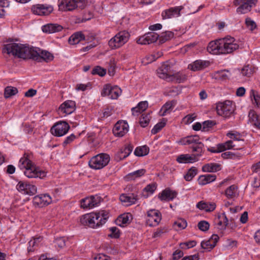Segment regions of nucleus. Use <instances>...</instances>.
I'll return each instance as SVG.
<instances>
[{
    "label": "nucleus",
    "instance_id": "obj_23",
    "mask_svg": "<svg viewBox=\"0 0 260 260\" xmlns=\"http://www.w3.org/2000/svg\"><path fill=\"white\" fill-rule=\"evenodd\" d=\"M120 200L121 202L125 203V206H130L135 204L138 200V196L135 193L122 194L120 196Z\"/></svg>",
    "mask_w": 260,
    "mask_h": 260
},
{
    "label": "nucleus",
    "instance_id": "obj_18",
    "mask_svg": "<svg viewBox=\"0 0 260 260\" xmlns=\"http://www.w3.org/2000/svg\"><path fill=\"white\" fill-rule=\"evenodd\" d=\"M76 0H58L59 10L62 11H72L75 9Z\"/></svg>",
    "mask_w": 260,
    "mask_h": 260
},
{
    "label": "nucleus",
    "instance_id": "obj_48",
    "mask_svg": "<svg viewBox=\"0 0 260 260\" xmlns=\"http://www.w3.org/2000/svg\"><path fill=\"white\" fill-rule=\"evenodd\" d=\"M151 117L150 114H143L140 118L139 123L143 127L147 126L150 120Z\"/></svg>",
    "mask_w": 260,
    "mask_h": 260
},
{
    "label": "nucleus",
    "instance_id": "obj_32",
    "mask_svg": "<svg viewBox=\"0 0 260 260\" xmlns=\"http://www.w3.org/2000/svg\"><path fill=\"white\" fill-rule=\"evenodd\" d=\"M133 150V146L131 144H128L125 145L123 149H121L120 151L118 153L117 156L119 157V159H122L128 156Z\"/></svg>",
    "mask_w": 260,
    "mask_h": 260
},
{
    "label": "nucleus",
    "instance_id": "obj_25",
    "mask_svg": "<svg viewBox=\"0 0 260 260\" xmlns=\"http://www.w3.org/2000/svg\"><path fill=\"white\" fill-rule=\"evenodd\" d=\"M198 160L199 158L194 155L189 154H180L176 158V161L179 164L193 163Z\"/></svg>",
    "mask_w": 260,
    "mask_h": 260
},
{
    "label": "nucleus",
    "instance_id": "obj_31",
    "mask_svg": "<svg viewBox=\"0 0 260 260\" xmlns=\"http://www.w3.org/2000/svg\"><path fill=\"white\" fill-rule=\"evenodd\" d=\"M225 195L229 199H234L237 197L238 195L237 186L232 185L228 187L225 190Z\"/></svg>",
    "mask_w": 260,
    "mask_h": 260
},
{
    "label": "nucleus",
    "instance_id": "obj_21",
    "mask_svg": "<svg viewBox=\"0 0 260 260\" xmlns=\"http://www.w3.org/2000/svg\"><path fill=\"white\" fill-rule=\"evenodd\" d=\"M210 61L207 60H197L189 64L188 68L192 71L202 70L209 66Z\"/></svg>",
    "mask_w": 260,
    "mask_h": 260
},
{
    "label": "nucleus",
    "instance_id": "obj_7",
    "mask_svg": "<svg viewBox=\"0 0 260 260\" xmlns=\"http://www.w3.org/2000/svg\"><path fill=\"white\" fill-rule=\"evenodd\" d=\"M257 0H235L234 4L239 7L237 8V12L239 14H244L249 12L252 8L255 6Z\"/></svg>",
    "mask_w": 260,
    "mask_h": 260
},
{
    "label": "nucleus",
    "instance_id": "obj_64",
    "mask_svg": "<svg viewBox=\"0 0 260 260\" xmlns=\"http://www.w3.org/2000/svg\"><path fill=\"white\" fill-rule=\"evenodd\" d=\"M196 118V116L194 114H188L186 115L183 118V121L185 124H189L193 122Z\"/></svg>",
    "mask_w": 260,
    "mask_h": 260
},
{
    "label": "nucleus",
    "instance_id": "obj_1",
    "mask_svg": "<svg viewBox=\"0 0 260 260\" xmlns=\"http://www.w3.org/2000/svg\"><path fill=\"white\" fill-rule=\"evenodd\" d=\"M3 53L17 57L23 59H32L39 62L45 61L49 62L53 59V55L47 51H42L41 54L25 45L20 43H10L5 44L3 46Z\"/></svg>",
    "mask_w": 260,
    "mask_h": 260
},
{
    "label": "nucleus",
    "instance_id": "obj_46",
    "mask_svg": "<svg viewBox=\"0 0 260 260\" xmlns=\"http://www.w3.org/2000/svg\"><path fill=\"white\" fill-rule=\"evenodd\" d=\"M17 93L18 89L17 88L12 86H7L5 88L4 90V96L5 98L8 99L16 94Z\"/></svg>",
    "mask_w": 260,
    "mask_h": 260
},
{
    "label": "nucleus",
    "instance_id": "obj_3",
    "mask_svg": "<svg viewBox=\"0 0 260 260\" xmlns=\"http://www.w3.org/2000/svg\"><path fill=\"white\" fill-rule=\"evenodd\" d=\"M19 167L21 169H25L24 174L27 178H41L45 176V173L36 168L31 160L28 158L27 156H25V154L20 158Z\"/></svg>",
    "mask_w": 260,
    "mask_h": 260
},
{
    "label": "nucleus",
    "instance_id": "obj_13",
    "mask_svg": "<svg viewBox=\"0 0 260 260\" xmlns=\"http://www.w3.org/2000/svg\"><path fill=\"white\" fill-rule=\"evenodd\" d=\"M31 10L35 14L46 16L49 15L53 11V8L50 5L37 4L32 7Z\"/></svg>",
    "mask_w": 260,
    "mask_h": 260
},
{
    "label": "nucleus",
    "instance_id": "obj_12",
    "mask_svg": "<svg viewBox=\"0 0 260 260\" xmlns=\"http://www.w3.org/2000/svg\"><path fill=\"white\" fill-rule=\"evenodd\" d=\"M70 126L66 122L62 121L57 123L51 128V133L57 137L62 136L67 133Z\"/></svg>",
    "mask_w": 260,
    "mask_h": 260
},
{
    "label": "nucleus",
    "instance_id": "obj_28",
    "mask_svg": "<svg viewBox=\"0 0 260 260\" xmlns=\"http://www.w3.org/2000/svg\"><path fill=\"white\" fill-rule=\"evenodd\" d=\"M197 207L206 212H211L215 210L216 204L214 203H207L202 201L197 204Z\"/></svg>",
    "mask_w": 260,
    "mask_h": 260
},
{
    "label": "nucleus",
    "instance_id": "obj_61",
    "mask_svg": "<svg viewBox=\"0 0 260 260\" xmlns=\"http://www.w3.org/2000/svg\"><path fill=\"white\" fill-rule=\"evenodd\" d=\"M37 188L35 185L28 183L25 194L28 195H34L37 193Z\"/></svg>",
    "mask_w": 260,
    "mask_h": 260
},
{
    "label": "nucleus",
    "instance_id": "obj_10",
    "mask_svg": "<svg viewBox=\"0 0 260 260\" xmlns=\"http://www.w3.org/2000/svg\"><path fill=\"white\" fill-rule=\"evenodd\" d=\"M121 93V90L117 86L106 84L104 86L101 94L103 96H108L111 99H117Z\"/></svg>",
    "mask_w": 260,
    "mask_h": 260
},
{
    "label": "nucleus",
    "instance_id": "obj_5",
    "mask_svg": "<svg viewBox=\"0 0 260 260\" xmlns=\"http://www.w3.org/2000/svg\"><path fill=\"white\" fill-rule=\"evenodd\" d=\"M130 37L129 33L125 30L117 33L109 41V45L112 49L118 48L125 44Z\"/></svg>",
    "mask_w": 260,
    "mask_h": 260
},
{
    "label": "nucleus",
    "instance_id": "obj_58",
    "mask_svg": "<svg viewBox=\"0 0 260 260\" xmlns=\"http://www.w3.org/2000/svg\"><path fill=\"white\" fill-rule=\"evenodd\" d=\"M198 226L201 231L205 232L209 229L210 224L207 221L202 220L198 223Z\"/></svg>",
    "mask_w": 260,
    "mask_h": 260
},
{
    "label": "nucleus",
    "instance_id": "obj_36",
    "mask_svg": "<svg viewBox=\"0 0 260 260\" xmlns=\"http://www.w3.org/2000/svg\"><path fill=\"white\" fill-rule=\"evenodd\" d=\"M187 79L185 74L180 72L172 74L171 78H170L169 81H175L177 83H182L185 81Z\"/></svg>",
    "mask_w": 260,
    "mask_h": 260
},
{
    "label": "nucleus",
    "instance_id": "obj_52",
    "mask_svg": "<svg viewBox=\"0 0 260 260\" xmlns=\"http://www.w3.org/2000/svg\"><path fill=\"white\" fill-rule=\"evenodd\" d=\"M97 213V212H96ZM98 213H100V217L99 218V222L100 226L104 224L107 219L109 217L108 214L109 213L106 211H102L101 212H98Z\"/></svg>",
    "mask_w": 260,
    "mask_h": 260
},
{
    "label": "nucleus",
    "instance_id": "obj_59",
    "mask_svg": "<svg viewBox=\"0 0 260 260\" xmlns=\"http://www.w3.org/2000/svg\"><path fill=\"white\" fill-rule=\"evenodd\" d=\"M197 242L195 241H190L184 243H181L180 246L181 249H188L192 248L196 245Z\"/></svg>",
    "mask_w": 260,
    "mask_h": 260
},
{
    "label": "nucleus",
    "instance_id": "obj_4",
    "mask_svg": "<svg viewBox=\"0 0 260 260\" xmlns=\"http://www.w3.org/2000/svg\"><path fill=\"white\" fill-rule=\"evenodd\" d=\"M110 160L109 155L101 153L92 157L88 162L89 166L95 170L101 169L106 166Z\"/></svg>",
    "mask_w": 260,
    "mask_h": 260
},
{
    "label": "nucleus",
    "instance_id": "obj_35",
    "mask_svg": "<svg viewBox=\"0 0 260 260\" xmlns=\"http://www.w3.org/2000/svg\"><path fill=\"white\" fill-rule=\"evenodd\" d=\"M220 170V165L217 164H207L202 167V171L205 172H214Z\"/></svg>",
    "mask_w": 260,
    "mask_h": 260
},
{
    "label": "nucleus",
    "instance_id": "obj_53",
    "mask_svg": "<svg viewBox=\"0 0 260 260\" xmlns=\"http://www.w3.org/2000/svg\"><path fill=\"white\" fill-rule=\"evenodd\" d=\"M216 75V78L224 80H226L229 78V77L230 75V74L228 71L222 70L217 72Z\"/></svg>",
    "mask_w": 260,
    "mask_h": 260
},
{
    "label": "nucleus",
    "instance_id": "obj_11",
    "mask_svg": "<svg viewBox=\"0 0 260 260\" xmlns=\"http://www.w3.org/2000/svg\"><path fill=\"white\" fill-rule=\"evenodd\" d=\"M172 66L168 61L164 62L157 70V74L160 78L169 81L173 74Z\"/></svg>",
    "mask_w": 260,
    "mask_h": 260
},
{
    "label": "nucleus",
    "instance_id": "obj_6",
    "mask_svg": "<svg viewBox=\"0 0 260 260\" xmlns=\"http://www.w3.org/2000/svg\"><path fill=\"white\" fill-rule=\"evenodd\" d=\"M218 115L224 118L230 117L235 111V106L230 101H225L223 103H219L216 106Z\"/></svg>",
    "mask_w": 260,
    "mask_h": 260
},
{
    "label": "nucleus",
    "instance_id": "obj_51",
    "mask_svg": "<svg viewBox=\"0 0 260 260\" xmlns=\"http://www.w3.org/2000/svg\"><path fill=\"white\" fill-rule=\"evenodd\" d=\"M254 72L253 69L249 65L244 66L241 70V74L243 76L250 77Z\"/></svg>",
    "mask_w": 260,
    "mask_h": 260
},
{
    "label": "nucleus",
    "instance_id": "obj_19",
    "mask_svg": "<svg viewBox=\"0 0 260 260\" xmlns=\"http://www.w3.org/2000/svg\"><path fill=\"white\" fill-rule=\"evenodd\" d=\"M35 204L43 207L47 206L52 202L51 197L48 194L36 196L33 199Z\"/></svg>",
    "mask_w": 260,
    "mask_h": 260
},
{
    "label": "nucleus",
    "instance_id": "obj_56",
    "mask_svg": "<svg viewBox=\"0 0 260 260\" xmlns=\"http://www.w3.org/2000/svg\"><path fill=\"white\" fill-rule=\"evenodd\" d=\"M110 231L111 233L109 235V237L115 239L120 237V231L115 226L112 227L110 229Z\"/></svg>",
    "mask_w": 260,
    "mask_h": 260
},
{
    "label": "nucleus",
    "instance_id": "obj_40",
    "mask_svg": "<svg viewBox=\"0 0 260 260\" xmlns=\"http://www.w3.org/2000/svg\"><path fill=\"white\" fill-rule=\"evenodd\" d=\"M146 173L145 169H140L129 173L126 177L127 180H135L137 178L143 176Z\"/></svg>",
    "mask_w": 260,
    "mask_h": 260
},
{
    "label": "nucleus",
    "instance_id": "obj_14",
    "mask_svg": "<svg viewBox=\"0 0 260 260\" xmlns=\"http://www.w3.org/2000/svg\"><path fill=\"white\" fill-rule=\"evenodd\" d=\"M159 40V35L155 32H150L140 37L137 41L138 44L146 45L154 43Z\"/></svg>",
    "mask_w": 260,
    "mask_h": 260
},
{
    "label": "nucleus",
    "instance_id": "obj_43",
    "mask_svg": "<svg viewBox=\"0 0 260 260\" xmlns=\"http://www.w3.org/2000/svg\"><path fill=\"white\" fill-rule=\"evenodd\" d=\"M156 189V185L155 183L148 184L143 189L142 196L147 198L149 194H152Z\"/></svg>",
    "mask_w": 260,
    "mask_h": 260
},
{
    "label": "nucleus",
    "instance_id": "obj_38",
    "mask_svg": "<svg viewBox=\"0 0 260 260\" xmlns=\"http://www.w3.org/2000/svg\"><path fill=\"white\" fill-rule=\"evenodd\" d=\"M217 147L219 151L221 152L227 149L234 148L236 147V145L233 144V142L232 140H229L225 143L218 144Z\"/></svg>",
    "mask_w": 260,
    "mask_h": 260
},
{
    "label": "nucleus",
    "instance_id": "obj_57",
    "mask_svg": "<svg viewBox=\"0 0 260 260\" xmlns=\"http://www.w3.org/2000/svg\"><path fill=\"white\" fill-rule=\"evenodd\" d=\"M250 96L252 100L254 101V103L257 106L260 105V96L253 89L250 91Z\"/></svg>",
    "mask_w": 260,
    "mask_h": 260
},
{
    "label": "nucleus",
    "instance_id": "obj_15",
    "mask_svg": "<svg viewBox=\"0 0 260 260\" xmlns=\"http://www.w3.org/2000/svg\"><path fill=\"white\" fill-rule=\"evenodd\" d=\"M100 202V199L98 196H90L81 201V207L84 209L92 208L97 206Z\"/></svg>",
    "mask_w": 260,
    "mask_h": 260
},
{
    "label": "nucleus",
    "instance_id": "obj_45",
    "mask_svg": "<svg viewBox=\"0 0 260 260\" xmlns=\"http://www.w3.org/2000/svg\"><path fill=\"white\" fill-rule=\"evenodd\" d=\"M197 173L198 169L195 167H192L188 170L184 178L186 181H190Z\"/></svg>",
    "mask_w": 260,
    "mask_h": 260
},
{
    "label": "nucleus",
    "instance_id": "obj_30",
    "mask_svg": "<svg viewBox=\"0 0 260 260\" xmlns=\"http://www.w3.org/2000/svg\"><path fill=\"white\" fill-rule=\"evenodd\" d=\"M216 176L212 174L201 175L198 179V183L201 185H204L215 180Z\"/></svg>",
    "mask_w": 260,
    "mask_h": 260
},
{
    "label": "nucleus",
    "instance_id": "obj_60",
    "mask_svg": "<svg viewBox=\"0 0 260 260\" xmlns=\"http://www.w3.org/2000/svg\"><path fill=\"white\" fill-rule=\"evenodd\" d=\"M215 124V123L211 120L205 121L203 123L202 131L206 132L209 130V128L212 127Z\"/></svg>",
    "mask_w": 260,
    "mask_h": 260
},
{
    "label": "nucleus",
    "instance_id": "obj_63",
    "mask_svg": "<svg viewBox=\"0 0 260 260\" xmlns=\"http://www.w3.org/2000/svg\"><path fill=\"white\" fill-rule=\"evenodd\" d=\"M188 139L189 145H194L200 142V138L197 135L188 136Z\"/></svg>",
    "mask_w": 260,
    "mask_h": 260
},
{
    "label": "nucleus",
    "instance_id": "obj_42",
    "mask_svg": "<svg viewBox=\"0 0 260 260\" xmlns=\"http://www.w3.org/2000/svg\"><path fill=\"white\" fill-rule=\"evenodd\" d=\"M174 106V103L172 102H167L161 108L159 113L161 116H165L169 113L172 110Z\"/></svg>",
    "mask_w": 260,
    "mask_h": 260
},
{
    "label": "nucleus",
    "instance_id": "obj_47",
    "mask_svg": "<svg viewBox=\"0 0 260 260\" xmlns=\"http://www.w3.org/2000/svg\"><path fill=\"white\" fill-rule=\"evenodd\" d=\"M173 226L176 230L184 229L187 226V222L184 219L180 218L174 222Z\"/></svg>",
    "mask_w": 260,
    "mask_h": 260
},
{
    "label": "nucleus",
    "instance_id": "obj_8",
    "mask_svg": "<svg viewBox=\"0 0 260 260\" xmlns=\"http://www.w3.org/2000/svg\"><path fill=\"white\" fill-rule=\"evenodd\" d=\"M100 217V213H91L82 216L80 222L84 225H87L90 228H94L100 226L99 218Z\"/></svg>",
    "mask_w": 260,
    "mask_h": 260
},
{
    "label": "nucleus",
    "instance_id": "obj_9",
    "mask_svg": "<svg viewBox=\"0 0 260 260\" xmlns=\"http://www.w3.org/2000/svg\"><path fill=\"white\" fill-rule=\"evenodd\" d=\"M161 219L160 212L156 210H150L147 212L146 224L149 226L157 225Z\"/></svg>",
    "mask_w": 260,
    "mask_h": 260
},
{
    "label": "nucleus",
    "instance_id": "obj_55",
    "mask_svg": "<svg viewBox=\"0 0 260 260\" xmlns=\"http://www.w3.org/2000/svg\"><path fill=\"white\" fill-rule=\"evenodd\" d=\"M27 183L20 181L17 184L16 186V188L19 191L21 192L24 194H25L26 191L27 190Z\"/></svg>",
    "mask_w": 260,
    "mask_h": 260
},
{
    "label": "nucleus",
    "instance_id": "obj_16",
    "mask_svg": "<svg viewBox=\"0 0 260 260\" xmlns=\"http://www.w3.org/2000/svg\"><path fill=\"white\" fill-rule=\"evenodd\" d=\"M183 9V6L171 8L164 11L161 13L163 19L172 18L180 15V11Z\"/></svg>",
    "mask_w": 260,
    "mask_h": 260
},
{
    "label": "nucleus",
    "instance_id": "obj_54",
    "mask_svg": "<svg viewBox=\"0 0 260 260\" xmlns=\"http://www.w3.org/2000/svg\"><path fill=\"white\" fill-rule=\"evenodd\" d=\"M106 73V70L100 66L95 67L91 72L92 75H98L101 77L105 76Z\"/></svg>",
    "mask_w": 260,
    "mask_h": 260
},
{
    "label": "nucleus",
    "instance_id": "obj_17",
    "mask_svg": "<svg viewBox=\"0 0 260 260\" xmlns=\"http://www.w3.org/2000/svg\"><path fill=\"white\" fill-rule=\"evenodd\" d=\"M128 125L127 123L123 122H117L113 129V132L115 136L121 137L123 136L128 131Z\"/></svg>",
    "mask_w": 260,
    "mask_h": 260
},
{
    "label": "nucleus",
    "instance_id": "obj_22",
    "mask_svg": "<svg viewBox=\"0 0 260 260\" xmlns=\"http://www.w3.org/2000/svg\"><path fill=\"white\" fill-rule=\"evenodd\" d=\"M218 240L217 235H213L209 240L201 242V247L203 249L210 251L216 246Z\"/></svg>",
    "mask_w": 260,
    "mask_h": 260
},
{
    "label": "nucleus",
    "instance_id": "obj_27",
    "mask_svg": "<svg viewBox=\"0 0 260 260\" xmlns=\"http://www.w3.org/2000/svg\"><path fill=\"white\" fill-rule=\"evenodd\" d=\"M249 121L255 127L260 129V116L253 110H250L248 113Z\"/></svg>",
    "mask_w": 260,
    "mask_h": 260
},
{
    "label": "nucleus",
    "instance_id": "obj_37",
    "mask_svg": "<svg viewBox=\"0 0 260 260\" xmlns=\"http://www.w3.org/2000/svg\"><path fill=\"white\" fill-rule=\"evenodd\" d=\"M204 145L202 142H199L196 145H192L191 148L192 152H197L196 154H192L194 155L196 158L201 156L204 153L203 147Z\"/></svg>",
    "mask_w": 260,
    "mask_h": 260
},
{
    "label": "nucleus",
    "instance_id": "obj_41",
    "mask_svg": "<svg viewBox=\"0 0 260 260\" xmlns=\"http://www.w3.org/2000/svg\"><path fill=\"white\" fill-rule=\"evenodd\" d=\"M149 152V148L146 145L137 147L134 151V154L138 156L146 155Z\"/></svg>",
    "mask_w": 260,
    "mask_h": 260
},
{
    "label": "nucleus",
    "instance_id": "obj_44",
    "mask_svg": "<svg viewBox=\"0 0 260 260\" xmlns=\"http://www.w3.org/2000/svg\"><path fill=\"white\" fill-rule=\"evenodd\" d=\"M131 215L129 214H124L118 216L116 220V223L120 226H122V224L128 223L129 222V217Z\"/></svg>",
    "mask_w": 260,
    "mask_h": 260
},
{
    "label": "nucleus",
    "instance_id": "obj_34",
    "mask_svg": "<svg viewBox=\"0 0 260 260\" xmlns=\"http://www.w3.org/2000/svg\"><path fill=\"white\" fill-rule=\"evenodd\" d=\"M43 237L37 236L33 237L28 242L29 246L28 247V252L34 251L36 247H38L43 240Z\"/></svg>",
    "mask_w": 260,
    "mask_h": 260
},
{
    "label": "nucleus",
    "instance_id": "obj_39",
    "mask_svg": "<svg viewBox=\"0 0 260 260\" xmlns=\"http://www.w3.org/2000/svg\"><path fill=\"white\" fill-rule=\"evenodd\" d=\"M174 34L172 31H166L161 34L160 36L159 35V42L162 44L166 41H168L174 37Z\"/></svg>",
    "mask_w": 260,
    "mask_h": 260
},
{
    "label": "nucleus",
    "instance_id": "obj_49",
    "mask_svg": "<svg viewBox=\"0 0 260 260\" xmlns=\"http://www.w3.org/2000/svg\"><path fill=\"white\" fill-rule=\"evenodd\" d=\"M66 241L67 238L64 237H57L55 239L54 243L56 247L61 249L66 246Z\"/></svg>",
    "mask_w": 260,
    "mask_h": 260
},
{
    "label": "nucleus",
    "instance_id": "obj_62",
    "mask_svg": "<svg viewBox=\"0 0 260 260\" xmlns=\"http://www.w3.org/2000/svg\"><path fill=\"white\" fill-rule=\"evenodd\" d=\"M245 23L246 25V26L250 30H253L256 27V25L254 21L251 20L250 18H247L245 20Z\"/></svg>",
    "mask_w": 260,
    "mask_h": 260
},
{
    "label": "nucleus",
    "instance_id": "obj_50",
    "mask_svg": "<svg viewBox=\"0 0 260 260\" xmlns=\"http://www.w3.org/2000/svg\"><path fill=\"white\" fill-rule=\"evenodd\" d=\"M166 120L162 119V121L157 123L151 130L152 134H156L160 131L166 125Z\"/></svg>",
    "mask_w": 260,
    "mask_h": 260
},
{
    "label": "nucleus",
    "instance_id": "obj_24",
    "mask_svg": "<svg viewBox=\"0 0 260 260\" xmlns=\"http://www.w3.org/2000/svg\"><path fill=\"white\" fill-rule=\"evenodd\" d=\"M177 192L171 190L170 188H166L162 190L158 195V198L161 201L168 202L173 200L177 196Z\"/></svg>",
    "mask_w": 260,
    "mask_h": 260
},
{
    "label": "nucleus",
    "instance_id": "obj_26",
    "mask_svg": "<svg viewBox=\"0 0 260 260\" xmlns=\"http://www.w3.org/2000/svg\"><path fill=\"white\" fill-rule=\"evenodd\" d=\"M63 27L57 23H49L42 27V30L44 32L52 34L61 31Z\"/></svg>",
    "mask_w": 260,
    "mask_h": 260
},
{
    "label": "nucleus",
    "instance_id": "obj_33",
    "mask_svg": "<svg viewBox=\"0 0 260 260\" xmlns=\"http://www.w3.org/2000/svg\"><path fill=\"white\" fill-rule=\"evenodd\" d=\"M84 40H85L84 35L81 32H77L69 38L68 41L70 44L75 45Z\"/></svg>",
    "mask_w": 260,
    "mask_h": 260
},
{
    "label": "nucleus",
    "instance_id": "obj_20",
    "mask_svg": "<svg viewBox=\"0 0 260 260\" xmlns=\"http://www.w3.org/2000/svg\"><path fill=\"white\" fill-rule=\"evenodd\" d=\"M76 108L75 102L68 100L63 103L59 107V111L63 114L68 115L73 113Z\"/></svg>",
    "mask_w": 260,
    "mask_h": 260
},
{
    "label": "nucleus",
    "instance_id": "obj_2",
    "mask_svg": "<svg viewBox=\"0 0 260 260\" xmlns=\"http://www.w3.org/2000/svg\"><path fill=\"white\" fill-rule=\"evenodd\" d=\"M239 45L233 37H225L211 41L207 47V51L214 55L231 53L237 50Z\"/></svg>",
    "mask_w": 260,
    "mask_h": 260
},
{
    "label": "nucleus",
    "instance_id": "obj_29",
    "mask_svg": "<svg viewBox=\"0 0 260 260\" xmlns=\"http://www.w3.org/2000/svg\"><path fill=\"white\" fill-rule=\"evenodd\" d=\"M148 106L147 101H142L140 102L137 107L132 109V114L134 116H138L139 114L144 111Z\"/></svg>",
    "mask_w": 260,
    "mask_h": 260
}]
</instances>
